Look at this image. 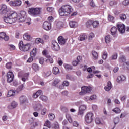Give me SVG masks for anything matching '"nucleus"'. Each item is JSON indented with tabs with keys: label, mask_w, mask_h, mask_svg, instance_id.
<instances>
[{
	"label": "nucleus",
	"mask_w": 129,
	"mask_h": 129,
	"mask_svg": "<svg viewBox=\"0 0 129 129\" xmlns=\"http://www.w3.org/2000/svg\"><path fill=\"white\" fill-rule=\"evenodd\" d=\"M108 54L107 52H104L103 54V56H102V58L103 59V60H106V58H107V56H108Z\"/></svg>",
	"instance_id": "4d7b16f0"
},
{
	"label": "nucleus",
	"mask_w": 129,
	"mask_h": 129,
	"mask_svg": "<svg viewBox=\"0 0 129 129\" xmlns=\"http://www.w3.org/2000/svg\"><path fill=\"white\" fill-rule=\"evenodd\" d=\"M4 17H3V20L5 23L7 24H13L14 21L12 20V18L10 16V14L8 13L4 15Z\"/></svg>",
	"instance_id": "423d86ee"
},
{
	"label": "nucleus",
	"mask_w": 129,
	"mask_h": 129,
	"mask_svg": "<svg viewBox=\"0 0 129 129\" xmlns=\"http://www.w3.org/2000/svg\"><path fill=\"white\" fill-rule=\"evenodd\" d=\"M40 98L42 101H44L45 102L48 100V97L44 95L40 96Z\"/></svg>",
	"instance_id": "79ce46f5"
},
{
	"label": "nucleus",
	"mask_w": 129,
	"mask_h": 129,
	"mask_svg": "<svg viewBox=\"0 0 129 129\" xmlns=\"http://www.w3.org/2000/svg\"><path fill=\"white\" fill-rule=\"evenodd\" d=\"M123 4L124 6H127L129 4V0H124L123 2Z\"/></svg>",
	"instance_id": "774afa93"
},
{
	"label": "nucleus",
	"mask_w": 129,
	"mask_h": 129,
	"mask_svg": "<svg viewBox=\"0 0 129 129\" xmlns=\"http://www.w3.org/2000/svg\"><path fill=\"white\" fill-rule=\"evenodd\" d=\"M52 129H60V126L59 125V123L57 122H55L52 125Z\"/></svg>",
	"instance_id": "2f4dec72"
},
{
	"label": "nucleus",
	"mask_w": 129,
	"mask_h": 129,
	"mask_svg": "<svg viewBox=\"0 0 129 129\" xmlns=\"http://www.w3.org/2000/svg\"><path fill=\"white\" fill-rule=\"evenodd\" d=\"M94 37H95V35L94 33H90L88 38L89 42H91V41L92 40V39H93Z\"/></svg>",
	"instance_id": "58836bf2"
},
{
	"label": "nucleus",
	"mask_w": 129,
	"mask_h": 129,
	"mask_svg": "<svg viewBox=\"0 0 129 129\" xmlns=\"http://www.w3.org/2000/svg\"><path fill=\"white\" fill-rule=\"evenodd\" d=\"M58 41L60 45H65V43H66V40H65V38L63 37V36H59Z\"/></svg>",
	"instance_id": "a211bd4d"
},
{
	"label": "nucleus",
	"mask_w": 129,
	"mask_h": 129,
	"mask_svg": "<svg viewBox=\"0 0 129 129\" xmlns=\"http://www.w3.org/2000/svg\"><path fill=\"white\" fill-rule=\"evenodd\" d=\"M64 86H69V82L64 81L62 82V84L59 86V89H64Z\"/></svg>",
	"instance_id": "aec40b11"
},
{
	"label": "nucleus",
	"mask_w": 129,
	"mask_h": 129,
	"mask_svg": "<svg viewBox=\"0 0 129 129\" xmlns=\"http://www.w3.org/2000/svg\"><path fill=\"white\" fill-rule=\"evenodd\" d=\"M51 23H49L47 21L44 22L43 24V28L46 31H50L51 30Z\"/></svg>",
	"instance_id": "2eb2a0df"
},
{
	"label": "nucleus",
	"mask_w": 129,
	"mask_h": 129,
	"mask_svg": "<svg viewBox=\"0 0 129 129\" xmlns=\"http://www.w3.org/2000/svg\"><path fill=\"white\" fill-rule=\"evenodd\" d=\"M47 59L45 60L46 63H50V64H53L54 63V59L53 58L51 57V56H46Z\"/></svg>",
	"instance_id": "393cba45"
},
{
	"label": "nucleus",
	"mask_w": 129,
	"mask_h": 129,
	"mask_svg": "<svg viewBox=\"0 0 129 129\" xmlns=\"http://www.w3.org/2000/svg\"><path fill=\"white\" fill-rule=\"evenodd\" d=\"M111 35L113 37H116V34H117V28L116 27H113L111 29Z\"/></svg>",
	"instance_id": "6ab92c4d"
},
{
	"label": "nucleus",
	"mask_w": 129,
	"mask_h": 129,
	"mask_svg": "<svg viewBox=\"0 0 129 129\" xmlns=\"http://www.w3.org/2000/svg\"><path fill=\"white\" fill-rule=\"evenodd\" d=\"M108 20L109 21H111V22H114V17H113V16L110 15H108Z\"/></svg>",
	"instance_id": "6e6d98bb"
},
{
	"label": "nucleus",
	"mask_w": 129,
	"mask_h": 129,
	"mask_svg": "<svg viewBox=\"0 0 129 129\" xmlns=\"http://www.w3.org/2000/svg\"><path fill=\"white\" fill-rule=\"evenodd\" d=\"M23 39L25 41H31L33 38L30 35L28 34V33H25L23 35Z\"/></svg>",
	"instance_id": "412c9836"
},
{
	"label": "nucleus",
	"mask_w": 129,
	"mask_h": 129,
	"mask_svg": "<svg viewBox=\"0 0 129 129\" xmlns=\"http://www.w3.org/2000/svg\"><path fill=\"white\" fill-rule=\"evenodd\" d=\"M52 72L53 74L57 75V74H59L60 73V70L58 67H53Z\"/></svg>",
	"instance_id": "7c9ffc66"
},
{
	"label": "nucleus",
	"mask_w": 129,
	"mask_h": 129,
	"mask_svg": "<svg viewBox=\"0 0 129 129\" xmlns=\"http://www.w3.org/2000/svg\"><path fill=\"white\" fill-rule=\"evenodd\" d=\"M42 108H43V106L41 104H36L34 106V109L35 111H40V110L42 109Z\"/></svg>",
	"instance_id": "5701e85b"
},
{
	"label": "nucleus",
	"mask_w": 129,
	"mask_h": 129,
	"mask_svg": "<svg viewBox=\"0 0 129 129\" xmlns=\"http://www.w3.org/2000/svg\"><path fill=\"white\" fill-rule=\"evenodd\" d=\"M97 96L95 95H93L90 97V101L96 100Z\"/></svg>",
	"instance_id": "3c124183"
},
{
	"label": "nucleus",
	"mask_w": 129,
	"mask_h": 129,
	"mask_svg": "<svg viewBox=\"0 0 129 129\" xmlns=\"http://www.w3.org/2000/svg\"><path fill=\"white\" fill-rule=\"evenodd\" d=\"M9 17L11 18V19L14 23H16V21L18 19V14L16 12H9Z\"/></svg>",
	"instance_id": "9d476101"
},
{
	"label": "nucleus",
	"mask_w": 129,
	"mask_h": 129,
	"mask_svg": "<svg viewBox=\"0 0 129 129\" xmlns=\"http://www.w3.org/2000/svg\"><path fill=\"white\" fill-rule=\"evenodd\" d=\"M44 59L43 57H40L39 58V62L40 64H41V65H43V64H44Z\"/></svg>",
	"instance_id": "052dcab7"
},
{
	"label": "nucleus",
	"mask_w": 129,
	"mask_h": 129,
	"mask_svg": "<svg viewBox=\"0 0 129 129\" xmlns=\"http://www.w3.org/2000/svg\"><path fill=\"white\" fill-rule=\"evenodd\" d=\"M69 26L71 28H76L77 27V22L75 21H70L69 22Z\"/></svg>",
	"instance_id": "c85d7f7f"
},
{
	"label": "nucleus",
	"mask_w": 129,
	"mask_h": 129,
	"mask_svg": "<svg viewBox=\"0 0 129 129\" xmlns=\"http://www.w3.org/2000/svg\"><path fill=\"white\" fill-rule=\"evenodd\" d=\"M24 5H26L27 7H31V3L29 2V1H26L24 2Z\"/></svg>",
	"instance_id": "338daca9"
},
{
	"label": "nucleus",
	"mask_w": 129,
	"mask_h": 129,
	"mask_svg": "<svg viewBox=\"0 0 129 129\" xmlns=\"http://www.w3.org/2000/svg\"><path fill=\"white\" fill-rule=\"evenodd\" d=\"M32 68L33 70L35 71V72H36V71H39V66H38V64L36 63H34L32 65Z\"/></svg>",
	"instance_id": "4c0bfd02"
},
{
	"label": "nucleus",
	"mask_w": 129,
	"mask_h": 129,
	"mask_svg": "<svg viewBox=\"0 0 129 129\" xmlns=\"http://www.w3.org/2000/svg\"><path fill=\"white\" fill-rule=\"evenodd\" d=\"M46 113H47V109L43 108L41 110V114H42V115H45Z\"/></svg>",
	"instance_id": "5fc2aeb1"
},
{
	"label": "nucleus",
	"mask_w": 129,
	"mask_h": 129,
	"mask_svg": "<svg viewBox=\"0 0 129 129\" xmlns=\"http://www.w3.org/2000/svg\"><path fill=\"white\" fill-rule=\"evenodd\" d=\"M47 11L49 12V13H52V12H54V8L53 7H47Z\"/></svg>",
	"instance_id": "bf43d9fd"
},
{
	"label": "nucleus",
	"mask_w": 129,
	"mask_h": 129,
	"mask_svg": "<svg viewBox=\"0 0 129 129\" xmlns=\"http://www.w3.org/2000/svg\"><path fill=\"white\" fill-rule=\"evenodd\" d=\"M126 77L123 75L118 76L117 79V82H121V81H125Z\"/></svg>",
	"instance_id": "4be33fe9"
},
{
	"label": "nucleus",
	"mask_w": 129,
	"mask_h": 129,
	"mask_svg": "<svg viewBox=\"0 0 129 129\" xmlns=\"http://www.w3.org/2000/svg\"><path fill=\"white\" fill-rule=\"evenodd\" d=\"M41 10H42L41 8H31L29 9V13L32 16H38V15H40Z\"/></svg>",
	"instance_id": "20e7f679"
},
{
	"label": "nucleus",
	"mask_w": 129,
	"mask_h": 129,
	"mask_svg": "<svg viewBox=\"0 0 129 129\" xmlns=\"http://www.w3.org/2000/svg\"><path fill=\"white\" fill-rule=\"evenodd\" d=\"M12 62H8L6 63V68H7V69H11L12 68Z\"/></svg>",
	"instance_id": "13d9d810"
},
{
	"label": "nucleus",
	"mask_w": 129,
	"mask_h": 129,
	"mask_svg": "<svg viewBox=\"0 0 129 129\" xmlns=\"http://www.w3.org/2000/svg\"><path fill=\"white\" fill-rule=\"evenodd\" d=\"M79 41H85L87 40V35H81L78 38Z\"/></svg>",
	"instance_id": "c756f323"
},
{
	"label": "nucleus",
	"mask_w": 129,
	"mask_h": 129,
	"mask_svg": "<svg viewBox=\"0 0 129 129\" xmlns=\"http://www.w3.org/2000/svg\"><path fill=\"white\" fill-rule=\"evenodd\" d=\"M7 81L10 83L14 80V74L12 72H9L7 75Z\"/></svg>",
	"instance_id": "ddd939ff"
},
{
	"label": "nucleus",
	"mask_w": 129,
	"mask_h": 129,
	"mask_svg": "<svg viewBox=\"0 0 129 129\" xmlns=\"http://www.w3.org/2000/svg\"><path fill=\"white\" fill-rule=\"evenodd\" d=\"M10 6L11 7H20L22 5V1L21 0H14L9 2Z\"/></svg>",
	"instance_id": "0eeeda50"
},
{
	"label": "nucleus",
	"mask_w": 129,
	"mask_h": 129,
	"mask_svg": "<svg viewBox=\"0 0 129 129\" xmlns=\"http://www.w3.org/2000/svg\"><path fill=\"white\" fill-rule=\"evenodd\" d=\"M126 60L125 57L123 55L121 56L119 59L120 62H125Z\"/></svg>",
	"instance_id": "603ef678"
},
{
	"label": "nucleus",
	"mask_w": 129,
	"mask_h": 129,
	"mask_svg": "<svg viewBox=\"0 0 129 129\" xmlns=\"http://www.w3.org/2000/svg\"><path fill=\"white\" fill-rule=\"evenodd\" d=\"M112 111L115 112V113H120L121 112V110L119 108H115L112 110Z\"/></svg>",
	"instance_id": "37998d69"
},
{
	"label": "nucleus",
	"mask_w": 129,
	"mask_h": 129,
	"mask_svg": "<svg viewBox=\"0 0 129 129\" xmlns=\"http://www.w3.org/2000/svg\"><path fill=\"white\" fill-rule=\"evenodd\" d=\"M117 27L119 32L121 34H124L125 32V26L124 24H118Z\"/></svg>",
	"instance_id": "f8f14e48"
},
{
	"label": "nucleus",
	"mask_w": 129,
	"mask_h": 129,
	"mask_svg": "<svg viewBox=\"0 0 129 129\" xmlns=\"http://www.w3.org/2000/svg\"><path fill=\"white\" fill-rule=\"evenodd\" d=\"M42 54L43 55H44V56H45V57H47V56H49V55H48V50H44L42 51Z\"/></svg>",
	"instance_id": "680f3d73"
},
{
	"label": "nucleus",
	"mask_w": 129,
	"mask_h": 129,
	"mask_svg": "<svg viewBox=\"0 0 129 129\" xmlns=\"http://www.w3.org/2000/svg\"><path fill=\"white\" fill-rule=\"evenodd\" d=\"M64 68L67 70H69V69H71V66H70L69 64H66V65H64Z\"/></svg>",
	"instance_id": "69168bd1"
},
{
	"label": "nucleus",
	"mask_w": 129,
	"mask_h": 129,
	"mask_svg": "<svg viewBox=\"0 0 129 129\" xmlns=\"http://www.w3.org/2000/svg\"><path fill=\"white\" fill-rule=\"evenodd\" d=\"M73 12L72 7L69 5H65L62 6L59 9V15L63 16H68Z\"/></svg>",
	"instance_id": "f257e3e1"
},
{
	"label": "nucleus",
	"mask_w": 129,
	"mask_h": 129,
	"mask_svg": "<svg viewBox=\"0 0 129 129\" xmlns=\"http://www.w3.org/2000/svg\"><path fill=\"white\" fill-rule=\"evenodd\" d=\"M51 74H52V72H51V71H48L44 73V76L45 77H48Z\"/></svg>",
	"instance_id": "c03bdc74"
},
{
	"label": "nucleus",
	"mask_w": 129,
	"mask_h": 129,
	"mask_svg": "<svg viewBox=\"0 0 129 129\" xmlns=\"http://www.w3.org/2000/svg\"><path fill=\"white\" fill-rule=\"evenodd\" d=\"M92 55L93 57L94 60H97L98 58V53L96 52L95 51H93L92 52Z\"/></svg>",
	"instance_id": "473e14b6"
},
{
	"label": "nucleus",
	"mask_w": 129,
	"mask_h": 129,
	"mask_svg": "<svg viewBox=\"0 0 129 129\" xmlns=\"http://www.w3.org/2000/svg\"><path fill=\"white\" fill-rule=\"evenodd\" d=\"M82 91L79 93L80 95H85L86 93H89L91 91V87L83 86L81 88Z\"/></svg>",
	"instance_id": "39448f33"
},
{
	"label": "nucleus",
	"mask_w": 129,
	"mask_h": 129,
	"mask_svg": "<svg viewBox=\"0 0 129 129\" xmlns=\"http://www.w3.org/2000/svg\"><path fill=\"white\" fill-rule=\"evenodd\" d=\"M120 18L122 20H124L126 19V15H125V14H120Z\"/></svg>",
	"instance_id": "8fccbe9b"
},
{
	"label": "nucleus",
	"mask_w": 129,
	"mask_h": 129,
	"mask_svg": "<svg viewBox=\"0 0 129 129\" xmlns=\"http://www.w3.org/2000/svg\"><path fill=\"white\" fill-rule=\"evenodd\" d=\"M33 60L34 58H33V56H31L28 59L27 62L28 63H32V61H33Z\"/></svg>",
	"instance_id": "0e129e2a"
},
{
	"label": "nucleus",
	"mask_w": 129,
	"mask_h": 129,
	"mask_svg": "<svg viewBox=\"0 0 129 129\" xmlns=\"http://www.w3.org/2000/svg\"><path fill=\"white\" fill-rule=\"evenodd\" d=\"M66 117L67 119L68 120L70 123H72V117H71V115H70V114H66Z\"/></svg>",
	"instance_id": "c9c22d12"
},
{
	"label": "nucleus",
	"mask_w": 129,
	"mask_h": 129,
	"mask_svg": "<svg viewBox=\"0 0 129 129\" xmlns=\"http://www.w3.org/2000/svg\"><path fill=\"white\" fill-rule=\"evenodd\" d=\"M7 5L4 4L2 5L1 9H0V14L1 15H6L10 12L8 11Z\"/></svg>",
	"instance_id": "9b49d317"
},
{
	"label": "nucleus",
	"mask_w": 129,
	"mask_h": 129,
	"mask_svg": "<svg viewBox=\"0 0 129 129\" xmlns=\"http://www.w3.org/2000/svg\"><path fill=\"white\" fill-rule=\"evenodd\" d=\"M81 60V57L77 56L76 60H75L72 62V64L73 66H77V65H78V63L80 62Z\"/></svg>",
	"instance_id": "b1692460"
},
{
	"label": "nucleus",
	"mask_w": 129,
	"mask_h": 129,
	"mask_svg": "<svg viewBox=\"0 0 129 129\" xmlns=\"http://www.w3.org/2000/svg\"><path fill=\"white\" fill-rule=\"evenodd\" d=\"M21 104H24L25 102H28V99L25 96H22L20 98Z\"/></svg>",
	"instance_id": "bb28decb"
},
{
	"label": "nucleus",
	"mask_w": 129,
	"mask_h": 129,
	"mask_svg": "<svg viewBox=\"0 0 129 129\" xmlns=\"http://www.w3.org/2000/svg\"><path fill=\"white\" fill-rule=\"evenodd\" d=\"M92 25L93 28H98L99 26V22L98 21H94L92 22Z\"/></svg>",
	"instance_id": "f704fd0d"
},
{
	"label": "nucleus",
	"mask_w": 129,
	"mask_h": 129,
	"mask_svg": "<svg viewBox=\"0 0 129 129\" xmlns=\"http://www.w3.org/2000/svg\"><path fill=\"white\" fill-rule=\"evenodd\" d=\"M16 94V91L14 90H10L8 91L7 97H11V96H14Z\"/></svg>",
	"instance_id": "a878e982"
},
{
	"label": "nucleus",
	"mask_w": 129,
	"mask_h": 129,
	"mask_svg": "<svg viewBox=\"0 0 129 129\" xmlns=\"http://www.w3.org/2000/svg\"><path fill=\"white\" fill-rule=\"evenodd\" d=\"M57 28H58V29H60V28H62V27H63V22H58L57 24Z\"/></svg>",
	"instance_id": "de8ad7c7"
},
{
	"label": "nucleus",
	"mask_w": 129,
	"mask_h": 129,
	"mask_svg": "<svg viewBox=\"0 0 129 129\" xmlns=\"http://www.w3.org/2000/svg\"><path fill=\"white\" fill-rule=\"evenodd\" d=\"M19 48L20 51L22 52H28L31 49V43H27L26 44H24L23 41H20L18 44Z\"/></svg>",
	"instance_id": "f03ea898"
},
{
	"label": "nucleus",
	"mask_w": 129,
	"mask_h": 129,
	"mask_svg": "<svg viewBox=\"0 0 129 129\" xmlns=\"http://www.w3.org/2000/svg\"><path fill=\"white\" fill-rule=\"evenodd\" d=\"M44 126H46L47 127H48V128H51V122L49 121V120H47L46 121H45V123H44Z\"/></svg>",
	"instance_id": "ea45409f"
},
{
	"label": "nucleus",
	"mask_w": 129,
	"mask_h": 129,
	"mask_svg": "<svg viewBox=\"0 0 129 129\" xmlns=\"http://www.w3.org/2000/svg\"><path fill=\"white\" fill-rule=\"evenodd\" d=\"M49 118L50 120H53L55 119V115H54L53 114H49Z\"/></svg>",
	"instance_id": "864d4df0"
},
{
	"label": "nucleus",
	"mask_w": 129,
	"mask_h": 129,
	"mask_svg": "<svg viewBox=\"0 0 129 129\" xmlns=\"http://www.w3.org/2000/svg\"><path fill=\"white\" fill-rule=\"evenodd\" d=\"M29 124L31 128H35V127H36V126L39 125L38 122H35V120H34L33 119L29 120Z\"/></svg>",
	"instance_id": "dca6fc26"
},
{
	"label": "nucleus",
	"mask_w": 129,
	"mask_h": 129,
	"mask_svg": "<svg viewBox=\"0 0 129 129\" xmlns=\"http://www.w3.org/2000/svg\"><path fill=\"white\" fill-rule=\"evenodd\" d=\"M27 18V15H26V12L24 11H22L20 14V18H19V22L23 23L26 21Z\"/></svg>",
	"instance_id": "1a4fd4ad"
},
{
	"label": "nucleus",
	"mask_w": 129,
	"mask_h": 129,
	"mask_svg": "<svg viewBox=\"0 0 129 129\" xmlns=\"http://www.w3.org/2000/svg\"><path fill=\"white\" fill-rule=\"evenodd\" d=\"M105 41L106 43H110L111 42V37L110 35H108L105 37Z\"/></svg>",
	"instance_id": "e433bc0d"
},
{
	"label": "nucleus",
	"mask_w": 129,
	"mask_h": 129,
	"mask_svg": "<svg viewBox=\"0 0 129 129\" xmlns=\"http://www.w3.org/2000/svg\"><path fill=\"white\" fill-rule=\"evenodd\" d=\"M92 25V21L91 20H88L86 23V26L87 27V28H89V27H91V25Z\"/></svg>",
	"instance_id": "a18cd8bd"
},
{
	"label": "nucleus",
	"mask_w": 129,
	"mask_h": 129,
	"mask_svg": "<svg viewBox=\"0 0 129 129\" xmlns=\"http://www.w3.org/2000/svg\"><path fill=\"white\" fill-rule=\"evenodd\" d=\"M18 105V104L16 101H12L11 103V106H8V107L9 109H12V108H16V107Z\"/></svg>",
	"instance_id": "cd10ccee"
},
{
	"label": "nucleus",
	"mask_w": 129,
	"mask_h": 129,
	"mask_svg": "<svg viewBox=\"0 0 129 129\" xmlns=\"http://www.w3.org/2000/svg\"><path fill=\"white\" fill-rule=\"evenodd\" d=\"M23 89H24V84H22L19 86L17 88V91H18V92H20V91H22Z\"/></svg>",
	"instance_id": "49530a36"
},
{
	"label": "nucleus",
	"mask_w": 129,
	"mask_h": 129,
	"mask_svg": "<svg viewBox=\"0 0 129 129\" xmlns=\"http://www.w3.org/2000/svg\"><path fill=\"white\" fill-rule=\"evenodd\" d=\"M60 83V80H59L58 79H55L53 82L52 83V85L53 86H56V85H57V84H59V83Z\"/></svg>",
	"instance_id": "a19ab883"
},
{
	"label": "nucleus",
	"mask_w": 129,
	"mask_h": 129,
	"mask_svg": "<svg viewBox=\"0 0 129 129\" xmlns=\"http://www.w3.org/2000/svg\"><path fill=\"white\" fill-rule=\"evenodd\" d=\"M94 114L92 112H88L85 116V119L86 123H88V124H90V123H92L93 121V116Z\"/></svg>",
	"instance_id": "7ed1b4c3"
},
{
	"label": "nucleus",
	"mask_w": 129,
	"mask_h": 129,
	"mask_svg": "<svg viewBox=\"0 0 129 129\" xmlns=\"http://www.w3.org/2000/svg\"><path fill=\"white\" fill-rule=\"evenodd\" d=\"M86 105H80L79 107V111L78 112V115H81V116H83L84 114V111L86 110Z\"/></svg>",
	"instance_id": "6e6552de"
},
{
	"label": "nucleus",
	"mask_w": 129,
	"mask_h": 129,
	"mask_svg": "<svg viewBox=\"0 0 129 129\" xmlns=\"http://www.w3.org/2000/svg\"><path fill=\"white\" fill-rule=\"evenodd\" d=\"M52 48L54 51H59L60 50V46L56 41H52Z\"/></svg>",
	"instance_id": "4468645a"
},
{
	"label": "nucleus",
	"mask_w": 129,
	"mask_h": 129,
	"mask_svg": "<svg viewBox=\"0 0 129 129\" xmlns=\"http://www.w3.org/2000/svg\"><path fill=\"white\" fill-rule=\"evenodd\" d=\"M95 122L97 124H101V120L99 118H96L95 120Z\"/></svg>",
	"instance_id": "09e8293b"
},
{
	"label": "nucleus",
	"mask_w": 129,
	"mask_h": 129,
	"mask_svg": "<svg viewBox=\"0 0 129 129\" xmlns=\"http://www.w3.org/2000/svg\"><path fill=\"white\" fill-rule=\"evenodd\" d=\"M123 66L125 68L129 69V62H124L123 64Z\"/></svg>",
	"instance_id": "e2e57ef3"
},
{
	"label": "nucleus",
	"mask_w": 129,
	"mask_h": 129,
	"mask_svg": "<svg viewBox=\"0 0 129 129\" xmlns=\"http://www.w3.org/2000/svg\"><path fill=\"white\" fill-rule=\"evenodd\" d=\"M37 54V48H34L32 51L30 52V57H35Z\"/></svg>",
	"instance_id": "72a5a7b5"
},
{
	"label": "nucleus",
	"mask_w": 129,
	"mask_h": 129,
	"mask_svg": "<svg viewBox=\"0 0 129 129\" xmlns=\"http://www.w3.org/2000/svg\"><path fill=\"white\" fill-rule=\"evenodd\" d=\"M0 39L4 40L5 41H9V38L8 35L6 34V32L0 33Z\"/></svg>",
	"instance_id": "f3484780"
}]
</instances>
